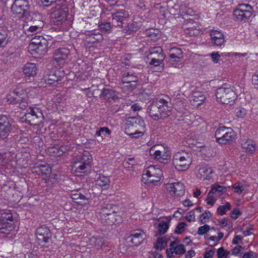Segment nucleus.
Wrapping results in <instances>:
<instances>
[{"mask_svg":"<svg viewBox=\"0 0 258 258\" xmlns=\"http://www.w3.org/2000/svg\"><path fill=\"white\" fill-rule=\"evenodd\" d=\"M169 98L159 97L153 101L148 106L150 115L155 119L165 118L171 114L172 107Z\"/></svg>","mask_w":258,"mask_h":258,"instance_id":"f257e3e1","label":"nucleus"},{"mask_svg":"<svg viewBox=\"0 0 258 258\" xmlns=\"http://www.w3.org/2000/svg\"><path fill=\"white\" fill-rule=\"evenodd\" d=\"M144 127V121L141 117H129L126 120L124 130L126 134L137 138L143 135Z\"/></svg>","mask_w":258,"mask_h":258,"instance_id":"f03ea898","label":"nucleus"},{"mask_svg":"<svg viewBox=\"0 0 258 258\" xmlns=\"http://www.w3.org/2000/svg\"><path fill=\"white\" fill-rule=\"evenodd\" d=\"M192 163L191 154L187 152H178L173 156V164L176 169L185 171L188 169Z\"/></svg>","mask_w":258,"mask_h":258,"instance_id":"7ed1b4c3","label":"nucleus"},{"mask_svg":"<svg viewBox=\"0 0 258 258\" xmlns=\"http://www.w3.org/2000/svg\"><path fill=\"white\" fill-rule=\"evenodd\" d=\"M92 157L88 152L76 158L73 166V170L77 173H83L90 168Z\"/></svg>","mask_w":258,"mask_h":258,"instance_id":"20e7f679","label":"nucleus"},{"mask_svg":"<svg viewBox=\"0 0 258 258\" xmlns=\"http://www.w3.org/2000/svg\"><path fill=\"white\" fill-rule=\"evenodd\" d=\"M216 96L218 101L232 105L236 99V95L230 87H220L217 89Z\"/></svg>","mask_w":258,"mask_h":258,"instance_id":"39448f33","label":"nucleus"},{"mask_svg":"<svg viewBox=\"0 0 258 258\" xmlns=\"http://www.w3.org/2000/svg\"><path fill=\"white\" fill-rule=\"evenodd\" d=\"M215 136L219 144H227L235 139L236 135L232 128L221 126L216 131Z\"/></svg>","mask_w":258,"mask_h":258,"instance_id":"423d86ee","label":"nucleus"},{"mask_svg":"<svg viewBox=\"0 0 258 258\" xmlns=\"http://www.w3.org/2000/svg\"><path fill=\"white\" fill-rule=\"evenodd\" d=\"M253 8L249 4H239L233 11V15L238 21L246 22L252 16Z\"/></svg>","mask_w":258,"mask_h":258,"instance_id":"0eeeda50","label":"nucleus"},{"mask_svg":"<svg viewBox=\"0 0 258 258\" xmlns=\"http://www.w3.org/2000/svg\"><path fill=\"white\" fill-rule=\"evenodd\" d=\"M26 121L34 126L40 125L43 118V113L37 108L30 107L25 113Z\"/></svg>","mask_w":258,"mask_h":258,"instance_id":"6e6552de","label":"nucleus"},{"mask_svg":"<svg viewBox=\"0 0 258 258\" xmlns=\"http://www.w3.org/2000/svg\"><path fill=\"white\" fill-rule=\"evenodd\" d=\"M14 218L12 213H4L0 217V232L7 235L14 229Z\"/></svg>","mask_w":258,"mask_h":258,"instance_id":"1a4fd4ad","label":"nucleus"},{"mask_svg":"<svg viewBox=\"0 0 258 258\" xmlns=\"http://www.w3.org/2000/svg\"><path fill=\"white\" fill-rule=\"evenodd\" d=\"M165 55L161 47L150 48L147 54L148 59H150V64L155 67L159 66L165 58Z\"/></svg>","mask_w":258,"mask_h":258,"instance_id":"9d476101","label":"nucleus"},{"mask_svg":"<svg viewBox=\"0 0 258 258\" xmlns=\"http://www.w3.org/2000/svg\"><path fill=\"white\" fill-rule=\"evenodd\" d=\"M68 12V8L64 6L60 7L55 10L51 14V18L53 23L56 25L67 26L68 24L67 18Z\"/></svg>","mask_w":258,"mask_h":258,"instance_id":"9b49d317","label":"nucleus"},{"mask_svg":"<svg viewBox=\"0 0 258 258\" xmlns=\"http://www.w3.org/2000/svg\"><path fill=\"white\" fill-rule=\"evenodd\" d=\"M144 172L143 178H147L146 180L149 183L159 181L162 175L161 170L153 166L148 167Z\"/></svg>","mask_w":258,"mask_h":258,"instance_id":"f8f14e48","label":"nucleus"},{"mask_svg":"<svg viewBox=\"0 0 258 258\" xmlns=\"http://www.w3.org/2000/svg\"><path fill=\"white\" fill-rule=\"evenodd\" d=\"M29 5L27 0H15L12 5L11 9L14 14L19 18H22L27 13Z\"/></svg>","mask_w":258,"mask_h":258,"instance_id":"ddd939ff","label":"nucleus"},{"mask_svg":"<svg viewBox=\"0 0 258 258\" xmlns=\"http://www.w3.org/2000/svg\"><path fill=\"white\" fill-rule=\"evenodd\" d=\"M145 236V232L140 229L133 230L126 237V242L130 245L138 246L142 243Z\"/></svg>","mask_w":258,"mask_h":258,"instance_id":"4468645a","label":"nucleus"},{"mask_svg":"<svg viewBox=\"0 0 258 258\" xmlns=\"http://www.w3.org/2000/svg\"><path fill=\"white\" fill-rule=\"evenodd\" d=\"M159 146L152 147L150 150L149 153L151 156L154 157L160 162H162L165 160L168 159L170 156V152L168 148H165L163 146H161L158 148Z\"/></svg>","mask_w":258,"mask_h":258,"instance_id":"2eb2a0df","label":"nucleus"},{"mask_svg":"<svg viewBox=\"0 0 258 258\" xmlns=\"http://www.w3.org/2000/svg\"><path fill=\"white\" fill-rule=\"evenodd\" d=\"M70 54V50L67 48L62 47L57 49L53 53V63L58 65L63 64L68 59Z\"/></svg>","mask_w":258,"mask_h":258,"instance_id":"dca6fc26","label":"nucleus"},{"mask_svg":"<svg viewBox=\"0 0 258 258\" xmlns=\"http://www.w3.org/2000/svg\"><path fill=\"white\" fill-rule=\"evenodd\" d=\"M11 130V120L6 115H0V138H6Z\"/></svg>","mask_w":258,"mask_h":258,"instance_id":"f3484780","label":"nucleus"},{"mask_svg":"<svg viewBox=\"0 0 258 258\" xmlns=\"http://www.w3.org/2000/svg\"><path fill=\"white\" fill-rule=\"evenodd\" d=\"M138 81L137 74L133 71L125 72L122 74L121 82L126 84L127 87L134 89L136 87V83Z\"/></svg>","mask_w":258,"mask_h":258,"instance_id":"a211bd4d","label":"nucleus"},{"mask_svg":"<svg viewBox=\"0 0 258 258\" xmlns=\"http://www.w3.org/2000/svg\"><path fill=\"white\" fill-rule=\"evenodd\" d=\"M35 234L38 244L42 245H44L48 242L51 236L49 229L44 226L38 228Z\"/></svg>","mask_w":258,"mask_h":258,"instance_id":"6ab92c4d","label":"nucleus"},{"mask_svg":"<svg viewBox=\"0 0 258 258\" xmlns=\"http://www.w3.org/2000/svg\"><path fill=\"white\" fill-rule=\"evenodd\" d=\"M166 188L171 195L177 197L182 196L184 194V185L179 182H168Z\"/></svg>","mask_w":258,"mask_h":258,"instance_id":"aec40b11","label":"nucleus"},{"mask_svg":"<svg viewBox=\"0 0 258 258\" xmlns=\"http://www.w3.org/2000/svg\"><path fill=\"white\" fill-rule=\"evenodd\" d=\"M112 24L115 26L122 27L123 21L129 17L128 13L124 10H121L112 14Z\"/></svg>","mask_w":258,"mask_h":258,"instance_id":"412c9836","label":"nucleus"},{"mask_svg":"<svg viewBox=\"0 0 258 258\" xmlns=\"http://www.w3.org/2000/svg\"><path fill=\"white\" fill-rule=\"evenodd\" d=\"M212 43L216 46H221L225 41L223 34L220 31L212 30L210 31Z\"/></svg>","mask_w":258,"mask_h":258,"instance_id":"4be33fe9","label":"nucleus"},{"mask_svg":"<svg viewBox=\"0 0 258 258\" xmlns=\"http://www.w3.org/2000/svg\"><path fill=\"white\" fill-rule=\"evenodd\" d=\"M206 99L205 96L201 92L195 91L189 97V102L194 107H198L202 104Z\"/></svg>","mask_w":258,"mask_h":258,"instance_id":"5701e85b","label":"nucleus"},{"mask_svg":"<svg viewBox=\"0 0 258 258\" xmlns=\"http://www.w3.org/2000/svg\"><path fill=\"white\" fill-rule=\"evenodd\" d=\"M100 219L102 222L110 225L119 224L122 221L121 216L118 214L117 211L108 215L106 218H102Z\"/></svg>","mask_w":258,"mask_h":258,"instance_id":"b1692460","label":"nucleus"},{"mask_svg":"<svg viewBox=\"0 0 258 258\" xmlns=\"http://www.w3.org/2000/svg\"><path fill=\"white\" fill-rule=\"evenodd\" d=\"M32 171L38 175L48 176L51 172V169L48 164H40L32 167Z\"/></svg>","mask_w":258,"mask_h":258,"instance_id":"393cba45","label":"nucleus"},{"mask_svg":"<svg viewBox=\"0 0 258 258\" xmlns=\"http://www.w3.org/2000/svg\"><path fill=\"white\" fill-rule=\"evenodd\" d=\"M118 208L113 204L104 205L102 208L99 210L100 218H106L108 215L113 214L116 211H118Z\"/></svg>","mask_w":258,"mask_h":258,"instance_id":"a878e982","label":"nucleus"},{"mask_svg":"<svg viewBox=\"0 0 258 258\" xmlns=\"http://www.w3.org/2000/svg\"><path fill=\"white\" fill-rule=\"evenodd\" d=\"M212 173L213 170L211 167L203 166L199 169L197 176L201 180L209 179Z\"/></svg>","mask_w":258,"mask_h":258,"instance_id":"bb28decb","label":"nucleus"},{"mask_svg":"<svg viewBox=\"0 0 258 258\" xmlns=\"http://www.w3.org/2000/svg\"><path fill=\"white\" fill-rule=\"evenodd\" d=\"M242 148L245 150L246 152L253 153L256 149V146L254 142L250 139H243L241 141Z\"/></svg>","mask_w":258,"mask_h":258,"instance_id":"cd10ccee","label":"nucleus"},{"mask_svg":"<svg viewBox=\"0 0 258 258\" xmlns=\"http://www.w3.org/2000/svg\"><path fill=\"white\" fill-rule=\"evenodd\" d=\"M60 71H56L50 74L47 79L45 83L50 85L56 86L59 81L61 80V76H59Z\"/></svg>","mask_w":258,"mask_h":258,"instance_id":"c85d7f7f","label":"nucleus"},{"mask_svg":"<svg viewBox=\"0 0 258 258\" xmlns=\"http://www.w3.org/2000/svg\"><path fill=\"white\" fill-rule=\"evenodd\" d=\"M41 41L38 44L35 45L33 48V50H34L37 53L40 55H44L47 51L48 48V42L45 38H41Z\"/></svg>","mask_w":258,"mask_h":258,"instance_id":"c756f323","label":"nucleus"},{"mask_svg":"<svg viewBox=\"0 0 258 258\" xmlns=\"http://www.w3.org/2000/svg\"><path fill=\"white\" fill-rule=\"evenodd\" d=\"M37 68L34 63H27L23 68V73L27 77H34L37 74Z\"/></svg>","mask_w":258,"mask_h":258,"instance_id":"7c9ffc66","label":"nucleus"},{"mask_svg":"<svg viewBox=\"0 0 258 258\" xmlns=\"http://www.w3.org/2000/svg\"><path fill=\"white\" fill-rule=\"evenodd\" d=\"M100 97L109 101L116 100L118 99V97L115 94V92L109 89H104L102 90Z\"/></svg>","mask_w":258,"mask_h":258,"instance_id":"2f4dec72","label":"nucleus"},{"mask_svg":"<svg viewBox=\"0 0 258 258\" xmlns=\"http://www.w3.org/2000/svg\"><path fill=\"white\" fill-rule=\"evenodd\" d=\"M21 91H22V90L18 89L13 92L12 94L9 95L7 96L8 101L13 104L18 103L22 96V94L20 93Z\"/></svg>","mask_w":258,"mask_h":258,"instance_id":"473e14b6","label":"nucleus"},{"mask_svg":"<svg viewBox=\"0 0 258 258\" xmlns=\"http://www.w3.org/2000/svg\"><path fill=\"white\" fill-rule=\"evenodd\" d=\"M29 24L41 30L44 26V22L41 20V16L39 14H35L31 18Z\"/></svg>","mask_w":258,"mask_h":258,"instance_id":"72a5a7b5","label":"nucleus"},{"mask_svg":"<svg viewBox=\"0 0 258 258\" xmlns=\"http://www.w3.org/2000/svg\"><path fill=\"white\" fill-rule=\"evenodd\" d=\"M88 244L91 247H95L97 249H99L103 244V240L101 237L92 236L89 239Z\"/></svg>","mask_w":258,"mask_h":258,"instance_id":"f704fd0d","label":"nucleus"},{"mask_svg":"<svg viewBox=\"0 0 258 258\" xmlns=\"http://www.w3.org/2000/svg\"><path fill=\"white\" fill-rule=\"evenodd\" d=\"M178 242L176 241H171L170 244V247H172L174 253L176 254H182L185 253V249L184 246L182 244L177 245Z\"/></svg>","mask_w":258,"mask_h":258,"instance_id":"c9c22d12","label":"nucleus"},{"mask_svg":"<svg viewBox=\"0 0 258 258\" xmlns=\"http://www.w3.org/2000/svg\"><path fill=\"white\" fill-rule=\"evenodd\" d=\"M25 33L27 36H32L37 33H40L42 30L37 28L35 26L28 24L27 26L24 27Z\"/></svg>","mask_w":258,"mask_h":258,"instance_id":"e433bc0d","label":"nucleus"},{"mask_svg":"<svg viewBox=\"0 0 258 258\" xmlns=\"http://www.w3.org/2000/svg\"><path fill=\"white\" fill-rule=\"evenodd\" d=\"M169 57L176 58L177 59H181L183 58V52L182 50L178 48H172L169 52Z\"/></svg>","mask_w":258,"mask_h":258,"instance_id":"4c0bfd02","label":"nucleus"},{"mask_svg":"<svg viewBox=\"0 0 258 258\" xmlns=\"http://www.w3.org/2000/svg\"><path fill=\"white\" fill-rule=\"evenodd\" d=\"M211 190L212 192L214 194L215 196H219L226 192V188L221 185H215L212 187Z\"/></svg>","mask_w":258,"mask_h":258,"instance_id":"58836bf2","label":"nucleus"},{"mask_svg":"<svg viewBox=\"0 0 258 258\" xmlns=\"http://www.w3.org/2000/svg\"><path fill=\"white\" fill-rule=\"evenodd\" d=\"M177 0H169L167 2V7L171 13L173 15L176 14L178 10V6L176 5Z\"/></svg>","mask_w":258,"mask_h":258,"instance_id":"ea45409f","label":"nucleus"},{"mask_svg":"<svg viewBox=\"0 0 258 258\" xmlns=\"http://www.w3.org/2000/svg\"><path fill=\"white\" fill-rule=\"evenodd\" d=\"M167 240L165 237L159 238L156 245L154 246L155 248L157 250H161L167 245Z\"/></svg>","mask_w":258,"mask_h":258,"instance_id":"a19ab883","label":"nucleus"},{"mask_svg":"<svg viewBox=\"0 0 258 258\" xmlns=\"http://www.w3.org/2000/svg\"><path fill=\"white\" fill-rule=\"evenodd\" d=\"M99 28L102 32H109L111 30V25L110 23L104 22L101 23L99 25Z\"/></svg>","mask_w":258,"mask_h":258,"instance_id":"79ce46f5","label":"nucleus"},{"mask_svg":"<svg viewBox=\"0 0 258 258\" xmlns=\"http://www.w3.org/2000/svg\"><path fill=\"white\" fill-rule=\"evenodd\" d=\"M41 38H44L42 36L37 35L34 37L31 40V43L29 45V47L31 48H34L36 45L38 44L41 41Z\"/></svg>","mask_w":258,"mask_h":258,"instance_id":"37998d69","label":"nucleus"},{"mask_svg":"<svg viewBox=\"0 0 258 258\" xmlns=\"http://www.w3.org/2000/svg\"><path fill=\"white\" fill-rule=\"evenodd\" d=\"M245 188V186L242 183L236 182L233 185V189L235 192L241 194Z\"/></svg>","mask_w":258,"mask_h":258,"instance_id":"c03bdc74","label":"nucleus"},{"mask_svg":"<svg viewBox=\"0 0 258 258\" xmlns=\"http://www.w3.org/2000/svg\"><path fill=\"white\" fill-rule=\"evenodd\" d=\"M104 133L109 135L111 134V131L107 127H102L98 131H96V135L98 137L101 136L103 139L105 137L103 136Z\"/></svg>","mask_w":258,"mask_h":258,"instance_id":"a18cd8bd","label":"nucleus"},{"mask_svg":"<svg viewBox=\"0 0 258 258\" xmlns=\"http://www.w3.org/2000/svg\"><path fill=\"white\" fill-rule=\"evenodd\" d=\"M97 185L100 186H103L109 183V179L106 176H100L96 181Z\"/></svg>","mask_w":258,"mask_h":258,"instance_id":"49530a36","label":"nucleus"},{"mask_svg":"<svg viewBox=\"0 0 258 258\" xmlns=\"http://www.w3.org/2000/svg\"><path fill=\"white\" fill-rule=\"evenodd\" d=\"M169 228L168 224L164 222H161L158 225V231L160 234H164Z\"/></svg>","mask_w":258,"mask_h":258,"instance_id":"de8ad7c7","label":"nucleus"},{"mask_svg":"<svg viewBox=\"0 0 258 258\" xmlns=\"http://www.w3.org/2000/svg\"><path fill=\"white\" fill-rule=\"evenodd\" d=\"M219 225L223 227H227L228 229L232 227V223L230 219L224 218L219 221Z\"/></svg>","mask_w":258,"mask_h":258,"instance_id":"09e8293b","label":"nucleus"},{"mask_svg":"<svg viewBox=\"0 0 258 258\" xmlns=\"http://www.w3.org/2000/svg\"><path fill=\"white\" fill-rule=\"evenodd\" d=\"M90 41L95 42L96 41L99 42L103 40V36L101 34H95L92 33L89 36Z\"/></svg>","mask_w":258,"mask_h":258,"instance_id":"8fccbe9b","label":"nucleus"},{"mask_svg":"<svg viewBox=\"0 0 258 258\" xmlns=\"http://www.w3.org/2000/svg\"><path fill=\"white\" fill-rule=\"evenodd\" d=\"M200 32L199 29L193 27H188L185 29V33L190 36L199 35Z\"/></svg>","mask_w":258,"mask_h":258,"instance_id":"3c124183","label":"nucleus"},{"mask_svg":"<svg viewBox=\"0 0 258 258\" xmlns=\"http://www.w3.org/2000/svg\"><path fill=\"white\" fill-rule=\"evenodd\" d=\"M21 97V99L18 103L19 104V107L22 109H25L29 106L27 101V97L25 94L22 95Z\"/></svg>","mask_w":258,"mask_h":258,"instance_id":"603ef678","label":"nucleus"},{"mask_svg":"<svg viewBox=\"0 0 258 258\" xmlns=\"http://www.w3.org/2000/svg\"><path fill=\"white\" fill-rule=\"evenodd\" d=\"M8 42V35L6 33H0V47H4Z\"/></svg>","mask_w":258,"mask_h":258,"instance_id":"864d4df0","label":"nucleus"},{"mask_svg":"<svg viewBox=\"0 0 258 258\" xmlns=\"http://www.w3.org/2000/svg\"><path fill=\"white\" fill-rule=\"evenodd\" d=\"M211 214L209 211H205L201 215V222L202 224L206 223L211 218Z\"/></svg>","mask_w":258,"mask_h":258,"instance_id":"5fc2aeb1","label":"nucleus"},{"mask_svg":"<svg viewBox=\"0 0 258 258\" xmlns=\"http://www.w3.org/2000/svg\"><path fill=\"white\" fill-rule=\"evenodd\" d=\"M71 197L73 200L80 199L83 200H87L89 199V198L87 196H84L80 192L79 193L77 191H76L75 193L72 194Z\"/></svg>","mask_w":258,"mask_h":258,"instance_id":"6e6d98bb","label":"nucleus"},{"mask_svg":"<svg viewBox=\"0 0 258 258\" xmlns=\"http://www.w3.org/2000/svg\"><path fill=\"white\" fill-rule=\"evenodd\" d=\"M214 194L211 192V190L208 193V197L206 199L207 204L209 205H213L215 202L214 199Z\"/></svg>","mask_w":258,"mask_h":258,"instance_id":"4d7b16f0","label":"nucleus"},{"mask_svg":"<svg viewBox=\"0 0 258 258\" xmlns=\"http://www.w3.org/2000/svg\"><path fill=\"white\" fill-rule=\"evenodd\" d=\"M186 223L184 222H180L178 223L175 230V233L178 234H181L185 229Z\"/></svg>","mask_w":258,"mask_h":258,"instance_id":"13d9d810","label":"nucleus"},{"mask_svg":"<svg viewBox=\"0 0 258 258\" xmlns=\"http://www.w3.org/2000/svg\"><path fill=\"white\" fill-rule=\"evenodd\" d=\"M210 230V226L208 225L205 224L204 226H201L199 228L198 233L199 235H203L206 233Z\"/></svg>","mask_w":258,"mask_h":258,"instance_id":"bf43d9fd","label":"nucleus"},{"mask_svg":"<svg viewBox=\"0 0 258 258\" xmlns=\"http://www.w3.org/2000/svg\"><path fill=\"white\" fill-rule=\"evenodd\" d=\"M252 82L255 88L258 90V70H257L252 77Z\"/></svg>","mask_w":258,"mask_h":258,"instance_id":"052dcab7","label":"nucleus"},{"mask_svg":"<svg viewBox=\"0 0 258 258\" xmlns=\"http://www.w3.org/2000/svg\"><path fill=\"white\" fill-rule=\"evenodd\" d=\"M185 219L189 222L194 221L195 220V212L190 211L188 212L185 217Z\"/></svg>","mask_w":258,"mask_h":258,"instance_id":"680f3d73","label":"nucleus"},{"mask_svg":"<svg viewBox=\"0 0 258 258\" xmlns=\"http://www.w3.org/2000/svg\"><path fill=\"white\" fill-rule=\"evenodd\" d=\"M225 250L223 247H221L217 250V257L218 258H225Z\"/></svg>","mask_w":258,"mask_h":258,"instance_id":"e2e57ef3","label":"nucleus"},{"mask_svg":"<svg viewBox=\"0 0 258 258\" xmlns=\"http://www.w3.org/2000/svg\"><path fill=\"white\" fill-rule=\"evenodd\" d=\"M211 56L212 57V60L214 63H218V60H219V58L220 57V55L217 52H214L211 53Z\"/></svg>","mask_w":258,"mask_h":258,"instance_id":"0e129e2a","label":"nucleus"},{"mask_svg":"<svg viewBox=\"0 0 258 258\" xmlns=\"http://www.w3.org/2000/svg\"><path fill=\"white\" fill-rule=\"evenodd\" d=\"M243 249V247L241 246H236L232 249L231 253L234 255H238L240 251Z\"/></svg>","mask_w":258,"mask_h":258,"instance_id":"69168bd1","label":"nucleus"},{"mask_svg":"<svg viewBox=\"0 0 258 258\" xmlns=\"http://www.w3.org/2000/svg\"><path fill=\"white\" fill-rule=\"evenodd\" d=\"M181 59H177L176 58H173L170 57L168 60V63L172 67H176L178 62L180 61Z\"/></svg>","mask_w":258,"mask_h":258,"instance_id":"338daca9","label":"nucleus"},{"mask_svg":"<svg viewBox=\"0 0 258 258\" xmlns=\"http://www.w3.org/2000/svg\"><path fill=\"white\" fill-rule=\"evenodd\" d=\"M241 214L240 211L237 209H234L232 212L231 213V217L232 218L234 219H237L240 215Z\"/></svg>","mask_w":258,"mask_h":258,"instance_id":"774afa93","label":"nucleus"}]
</instances>
